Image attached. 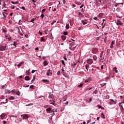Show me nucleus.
I'll return each mask as SVG.
<instances>
[{
	"instance_id": "680f3d73",
	"label": "nucleus",
	"mask_w": 124,
	"mask_h": 124,
	"mask_svg": "<svg viewBox=\"0 0 124 124\" xmlns=\"http://www.w3.org/2000/svg\"><path fill=\"white\" fill-rule=\"evenodd\" d=\"M56 10H57V8H55L52 10V11H53V12H55V11H56Z\"/></svg>"
},
{
	"instance_id": "bf43d9fd",
	"label": "nucleus",
	"mask_w": 124,
	"mask_h": 124,
	"mask_svg": "<svg viewBox=\"0 0 124 124\" xmlns=\"http://www.w3.org/2000/svg\"><path fill=\"white\" fill-rule=\"evenodd\" d=\"M92 100H93V99L92 98H90V99H89V103H90V102L92 101Z\"/></svg>"
},
{
	"instance_id": "39448f33",
	"label": "nucleus",
	"mask_w": 124,
	"mask_h": 124,
	"mask_svg": "<svg viewBox=\"0 0 124 124\" xmlns=\"http://www.w3.org/2000/svg\"><path fill=\"white\" fill-rule=\"evenodd\" d=\"M22 116L23 117V119L25 120V121H27V120L29 119V115L28 114H23L22 115Z\"/></svg>"
},
{
	"instance_id": "4d7b16f0",
	"label": "nucleus",
	"mask_w": 124,
	"mask_h": 124,
	"mask_svg": "<svg viewBox=\"0 0 124 124\" xmlns=\"http://www.w3.org/2000/svg\"><path fill=\"white\" fill-rule=\"evenodd\" d=\"M7 100H8V99H6V102H3V103H4V104H5V103H7Z\"/></svg>"
},
{
	"instance_id": "5fc2aeb1",
	"label": "nucleus",
	"mask_w": 124,
	"mask_h": 124,
	"mask_svg": "<svg viewBox=\"0 0 124 124\" xmlns=\"http://www.w3.org/2000/svg\"><path fill=\"white\" fill-rule=\"evenodd\" d=\"M62 2L63 4H65V2H66V1H65V0H62Z\"/></svg>"
},
{
	"instance_id": "37998d69",
	"label": "nucleus",
	"mask_w": 124,
	"mask_h": 124,
	"mask_svg": "<svg viewBox=\"0 0 124 124\" xmlns=\"http://www.w3.org/2000/svg\"><path fill=\"white\" fill-rule=\"evenodd\" d=\"M93 93H95V94H96V93H97V90H95Z\"/></svg>"
},
{
	"instance_id": "c03bdc74",
	"label": "nucleus",
	"mask_w": 124,
	"mask_h": 124,
	"mask_svg": "<svg viewBox=\"0 0 124 124\" xmlns=\"http://www.w3.org/2000/svg\"><path fill=\"white\" fill-rule=\"evenodd\" d=\"M34 80H35V77H33V79L31 80V82H34Z\"/></svg>"
},
{
	"instance_id": "79ce46f5",
	"label": "nucleus",
	"mask_w": 124,
	"mask_h": 124,
	"mask_svg": "<svg viewBox=\"0 0 124 124\" xmlns=\"http://www.w3.org/2000/svg\"><path fill=\"white\" fill-rule=\"evenodd\" d=\"M78 15L81 16V17H83V15L81 12H78Z\"/></svg>"
},
{
	"instance_id": "c9c22d12",
	"label": "nucleus",
	"mask_w": 124,
	"mask_h": 124,
	"mask_svg": "<svg viewBox=\"0 0 124 124\" xmlns=\"http://www.w3.org/2000/svg\"><path fill=\"white\" fill-rule=\"evenodd\" d=\"M63 34L64 35H67V34H68V32L67 31H64Z\"/></svg>"
},
{
	"instance_id": "864d4df0",
	"label": "nucleus",
	"mask_w": 124,
	"mask_h": 124,
	"mask_svg": "<svg viewBox=\"0 0 124 124\" xmlns=\"http://www.w3.org/2000/svg\"><path fill=\"white\" fill-rule=\"evenodd\" d=\"M35 71H36V70H32L31 71V73H34V72H35Z\"/></svg>"
},
{
	"instance_id": "cd10ccee",
	"label": "nucleus",
	"mask_w": 124,
	"mask_h": 124,
	"mask_svg": "<svg viewBox=\"0 0 124 124\" xmlns=\"http://www.w3.org/2000/svg\"><path fill=\"white\" fill-rule=\"evenodd\" d=\"M93 61H96V60H97V57L94 55V56H93Z\"/></svg>"
},
{
	"instance_id": "052dcab7",
	"label": "nucleus",
	"mask_w": 124,
	"mask_h": 124,
	"mask_svg": "<svg viewBox=\"0 0 124 124\" xmlns=\"http://www.w3.org/2000/svg\"><path fill=\"white\" fill-rule=\"evenodd\" d=\"M81 12H85V9H83V8L81 9Z\"/></svg>"
},
{
	"instance_id": "9b49d317",
	"label": "nucleus",
	"mask_w": 124,
	"mask_h": 124,
	"mask_svg": "<svg viewBox=\"0 0 124 124\" xmlns=\"http://www.w3.org/2000/svg\"><path fill=\"white\" fill-rule=\"evenodd\" d=\"M18 44H19V43L18 42V41H16L14 42V44H11V46H12V45H14V46H15V48H16V46L18 45Z\"/></svg>"
},
{
	"instance_id": "ea45409f",
	"label": "nucleus",
	"mask_w": 124,
	"mask_h": 124,
	"mask_svg": "<svg viewBox=\"0 0 124 124\" xmlns=\"http://www.w3.org/2000/svg\"><path fill=\"white\" fill-rule=\"evenodd\" d=\"M44 16H45L44 14H43V13L41 14L40 17H41L42 19H43V18H44Z\"/></svg>"
},
{
	"instance_id": "20e7f679",
	"label": "nucleus",
	"mask_w": 124,
	"mask_h": 124,
	"mask_svg": "<svg viewBox=\"0 0 124 124\" xmlns=\"http://www.w3.org/2000/svg\"><path fill=\"white\" fill-rule=\"evenodd\" d=\"M123 103H123V102L119 103V105L120 108H121V110L122 112H124V107H123Z\"/></svg>"
},
{
	"instance_id": "58836bf2",
	"label": "nucleus",
	"mask_w": 124,
	"mask_h": 124,
	"mask_svg": "<svg viewBox=\"0 0 124 124\" xmlns=\"http://www.w3.org/2000/svg\"><path fill=\"white\" fill-rule=\"evenodd\" d=\"M106 83H102L100 84L101 87H104Z\"/></svg>"
},
{
	"instance_id": "13d9d810",
	"label": "nucleus",
	"mask_w": 124,
	"mask_h": 124,
	"mask_svg": "<svg viewBox=\"0 0 124 124\" xmlns=\"http://www.w3.org/2000/svg\"><path fill=\"white\" fill-rule=\"evenodd\" d=\"M62 100H63V102H64L65 101V100H66V98H63Z\"/></svg>"
},
{
	"instance_id": "1a4fd4ad",
	"label": "nucleus",
	"mask_w": 124,
	"mask_h": 124,
	"mask_svg": "<svg viewBox=\"0 0 124 124\" xmlns=\"http://www.w3.org/2000/svg\"><path fill=\"white\" fill-rule=\"evenodd\" d=\"M95 3L98 6H99L101 4V0H97Z\"/></svg>"
},
{
	"instance_id": "49530a36",
	"label": "nucleus",
	"mask_w": 124,
	"mask_h": 124,
	"mask_svg": "<svg viewBox=\"0 0 124 124\" xmlns=\"http://www.w3.org/2000/svg\"><path fill=\"white\" fill-rule=\"evenodd\" d=\"M16 94H17V95H20V94H21V93H20V92H17L16 93Z\"/></svg>"
},
{
	"instance_id": "dca6fc26",
	"label": "nucleus",
	"mask_w": 124,
	"mask_h": 124,
	"mask_svg": "<svg viewBox=\"0 0 124 124\" xmlns=\"http://www.w3.org/2000/svg\"><path fill=\"white\" fill-rule=\"evenodd\" d=\"M91 81V78H88L86 80L84 81L85 83H89Z\"/></svg>"
},
{
	"instance_id": "6e6d98bb",
	"label": "nucleus",
	"mask_w": 124,
	"mask_h": 124,
	"mask_svg": "<svg viewBox=\"0 0 124 124\" xmlns=\"http://www.w3.org/2000/svg\"><path fill=\"white\" fill-rule=\"evenodd\" d=\"M0 98L1 99H4V96L2 95V96H0Z\"/></svg>"
},
{
	"instance_id": "de8ad7c7",
	"label": "nucleus",
	"mask_w": 124,
	"mask_h": 124,
	"mask_svg": "<svg viewBox=\"0 0 124 124\" xmlns=\"http://www.w3.org/2000/svg\"><path fill=\"white\" fill-rule=\"evenodd\" d=\"M92 89H93L92 88H86V91H90V90H92Z\"/></svg>"
},
{
	"instance_id": "bb28decb",
	"label": "nucleus",
	"mask_w": 124,
	"mask_h": 124,
	"mask_svg": "<svg viewBox=\"0 0 124 124\" xmlns=\"http://www.w3.org/2000/svg\"><path fill=\"white\" fill-rule=\"evenodd\" d=\"M19 8H20V9H22L23 10H25V11H27V10H26V8H25V7L24 6L19 7Z\"/></svg>"
},
{
	"instance_id": "2f4dec72",
	"label": "nucleus",
	"mask_w": 124,
	"mask_h": 124,
	"mask_svg": "<svg viewBox=\"0 0 124 124\" xmlns=\"http://www.w3.org/2000/svg\"><path fill=\"white\" fill-rule=\"evenodd\" d=\"M30 89H32V90H33L34 89V85H32L30 86Z\"/></svg>"
},
{
	"instance_id": "a18cd8bd",
	"label": "nucleus",
	"mask_w": 124,
	"mask_h": 124,
	"mask_svg": "<svg viewBox=\"0 0 124 124\" xmlns=\"http://www.w3.org/2000/svg\"><path fill=\"white\" fill-rule=\"evenodd\" d=\"M61 62H62V64H63L64 65H65V64L64 63V61L62 60Z\"/></svg>"
},
{
	"instance_id": "a211bd4d",
	"label": "nucleus",
	"mask_w": 124,
	"mask_h": 124,
	"mask_svg": "<svg viewBox=\"0 0 124 124\" xmlns=\"http://www.w3.org/2000/svg\"><path fill=\"white\" fill-rule=\"evenodd\" d=\"M9 99H10V100H14V99H15V97L11 96L9 98Z\"/></svg>"
},
{
	"instance_id": "3c124183",
	"label": "nucleus",
	"mask_w": 124,
	"mask_h": 124,
	"mask_svg": "<svg viewBox=\"0 0 124 124\" xmlns=\"http://www.w3.org/2000/svg\"><path fill=\"white\" fill-rule=\"evenodd\" d=\"M44 108H48V107H49V106H48V105H45L44 106Z\"/></svg>"
},
{
	"instance_id": "393cba45",
	"label": "nucleus",
	"mask_w": 124,
	"mask_h": 124,
	"mask_svg": "<svg viewBox=\"0 0 124 124\" xmlns=\"http://www.w3.org/2000/svg\"><path fill=\"white\" fill-rule=\"evenodd\" d=\"M7 39L8 40V41H11L12 40V38L11 36L7 37Z\"/></svg>"
},
{
	"instance_id": "f257e3e1",
	"label": "nucleus",
	"mask_w": 124,
	"mask_h": 124,
	"mask_svg": "<svg viewBox=\"0 0 124 124\" xmlns=\"http://www.w3.org/2000/svg\"><path fill=\"white\" fill-rule=\"evenodd\" d=\"M5 50H8V46H0V51H5Z\"/></svg>"
},
{
	"instance_id": "a878e982",
	"label": "nucleus",
	"mask_w": 124,
	"mask_h": 124,
	"mask_svg": "<svg viewBox=\"0 0 124 124\" xmlns=\"http://www.w3.org/2000/svg\"><path fill=\"white\" fill-rule=\"evenodd\" d=\"M90 67V66L89 65V64H86L85 65V68L86 69H87V70H89V68Z\"/></svg>"
},
{
	"instance_id": "ddd939ff",
	"label": "nucleus",
	"mask_w": 124,
	"mask_h": 124,
	"mask_svg": "<svg viewBox=\"0 0 124 124\" xmlns=\"http://www.w3.org/2000/svg\"><path fill=\"white\" fill-rule=\"evenodd\" d=\"M81 23H82L83 25H86V24H88V20L85 19L81 20Z\"/></svg>"
},
{
	"instance_id": "9d476101",
	"label": "nucleus",
	"mask_w": 124,
	"mask_h": 124,
	"mask_svg": "<svg viewBox=\"0 0 124 124\" xmlns=\"http://www.w3.org/2000/svg\"><path fill=\"white\" fill-rule=\"evenodd\" d=\"M93 62V61L92 59H89L87 60V63H89V64H92Z\"/></svg>"
},
{
	"instance_id": "6ab92c4d",
	"label": "nucleus",
	"mask_w": 124,
	"mask_h": 124,
	"mask_svg": "<svg viewBox=\"0 0 124 124\" xmlns=\"http://www.w3.org/2000/svg\"><path fill=\"white\" fill-rule=\"evenodd\" d=\"M42 81L43 82L46 83V84H49V81H48L47 79H43Z\"/></svg>"
},
{
	"instance_id": "b1692460",
	"label": "nucleus",
	"mask_w": 124,
	"mask_h": 124,
	"mask_svg": "<svg viewBox=\"0 0 124 124\" xmlns=\"http://www.w3.org/2000/svg\"><path fill=\"white\" fill-rule=\"evenodd\" d=\"M51 113H52V116H55V109H51Z\"/></svg>"
},
{
	"instance_id": "338daca9",
	"label": "nucleus",
	"mask_w": 124,
	"mask_h": 124,
	"mask_svg": "<svg viewBox=\"0 0 124 124\" xmlns=\"http://www.w3.org/2000/svg\"><path fill=\"white\" fill-rule=\"evenodd\" d=\"M11 93H15V90H12L11 91Z\"/></svg>"
},
{
	"instance_id": "f8f14e48",
	"label": "nucleus",
	"mask_w": 124,
	"mask_h": 124,
	"mask_svg": "<svg viewBox=\"0 0 124 124\" xmlns=\"http://www.w3.org/2000/svg\"><path fill=\"white\" fill-rule=\"evenodd\" d=\"M114 44H115V41H112L110 46V49H113V47H114Z\"/></svg>"
},
{
	"instance_id": "c756f323",
	"label": "nucleus",
	"mask_w": 124,
	"mask_h": 124,
	"mask_svg": "<svg viewBox=\"0 0 124 124\" xmlns=\"http://www.w3.org/2000/svg\"><path fill=\"white\" fill-rule=\"evenodd\" d=\"M25 47H26L27 50H29V49H30V46H29V44H27L25 46Z\"/></svg>"
},
{
	"instance_id": "f704fd0d",
	"label": "nucleus",
	"mask_w": 124,
	"mask_h": 124,
	"mask_svg": "<svg viewBox=\"0 0 124 124\" xmlns=\"http://www.w3.org/2000/svg\"><path fill=\"white\" fill-rule=\"evenodd\" d=\"M83 83L80 84V85H78V88H82V87H83Z\"/></svg>"
},
{
	"instance_id": "a19ab883",
	"label": "nucleus",
	"mask_w": 124,
	"mask_h": 124,
	"mask_svg": "<svg viewBox=\"0 0 124 124\" xmlns=\"http://www.w3.org/2000/svg\"><path fill=\"white\" fill-rule=\"evenodd\" d=\"M41 41H44V42H45V39H44V37H41Z\"/></svg>"
},
{
	"instance_id": "f3484780",
	"label": "nucleus",
	"mask_w": 124,
	"mask_h": 124,
	"mask_svg": "<svg viewBox=\"0 0 124 124\" xmlns=\"http://www.w3.org/2000/svg\"><path fill=\"white\" fill-rule=\"evenodd\" d=\"M30 78L29 77V76H27L26 77H25V80H26V81H29V80H30Z\"/></svg>"
},
{
	"instance_id": "8fccbe9b",
	"label": "nucleus",
	"mask_w": 124,
	"mask_h": 124,
	"mask_svg": "<svg viewBox=\"0 0 124 124\" xmlns=\"http://www.w3.org/2000/svg\"><path fill=\"white\" fill-rule=\"evenodd\" d=\"M18 32H19V33H20V34H21V35H24L23 34H22V33L20 32V29H18Z\"/></svg>"
},
{
	"instance_id": "7c9ffc66",
	"label": "nucleus",
	"mask_w": 124,
	"mask_h": 124,
	"mask_svg": "<svg viewBox=\"0 0 124 124\" xmlns=\"http://www.w3.org/2000/svg\"><path fill=\"white\" fill-rule=\"evenodd\" d=\"M103 55V53H101L100 54V57L101 58V59H102V60H104V57H103L102 58V56Z\"/></svg>"
},
{
	"instance_id": "2eb2a0df",
	"label": "nucleus",
	"mask_w": 124,
	"mask_h": 124,
	"mask_svg": "<svg viewBox=\"0 0 124 124\" xmlns=\"http://www.w3.org/2000/svg\"><path fill=\"white\" fill-rule=\"evenodd\" d=\"M52 111V108H48L46 109V111L47 113H49V112H51Z\"/></svg>"
},
{
	"instance_id": "4c0bfd02",
	"label": "nucleus",
	"mask_w": 124,
	"mask_h": 124,
	"mask_svg": "<svg viewBox=\"0 0 124 124\" xmlns=\"http://www.w3.org/2000/svg\"><path fill=\"white\" fill-rule=\"evenodd\" d=\"M35 20H36V18H33V19H31L30 22H31V23H34L33 21H35Z\"/></svg>"
},
{
	"instance_id": "72a5a7b5",
	"label": "nucleus",
	"mask_w": 124,
	"mask_h": 124,
	"mask_svg": "<svg viewBox=\"0 0 124 124\" xmlns=\"http://www.w3.org/2000/svg\"><path fill=\"white\" fill-rule=\"evenodd\" d=\"M66 30H68V29H69V24H66V27H65Z\"/></svg>"
},
{
	"instance_id": "423d86ee",
	"label": "nucleus",
	"mask_w": 124,
	"mask_h": 124,
	"mask_svg": "<svg viewBox=\"0 0 124 124\" xmlns=\"http://www.w3.org/2000/svg\"><path fill=\"white\" fill-rule=\"evenodd\" d=\"M98 52V49L96 48H93L92 50V53H93V54H97Z\"/></svg>"
},
{
	"instance_id": "7ed1b4c3",
	"label": "nucleus",
	"mask_w": 124,
	"mask_h": 124,
	"mask_svg": "<svg viewBox=\"0 0 124 124\" xmlns=\"http://www.w3.org/2000/svg\"><path fill=\"white\" fill-rule=\"evenodd\" d=\"M5 14H6V15H7L8 14L5 12H2V15H3V17H0L1 19H3L4 20H5V19H6V16L5 15Z\"/></svg>"
},
{
	"instance_id": "0e129e2a",
	"label": "nucleus",
	"mask_w": 124,
	"mask_h": 124,
	"mask_svg": "<svg viewBox=\"0 0 124 124\" xmlns=\"http://www.w3.org/2000/svg\"><path fill=\"white\" fill-rule=\"evenodd\" d=\"M12 9H15V6H13L12 7Z\"/></svg>"
},
{
	"instance_id": "412c9836",
	"label": "nucleus",
	"mask_w": 124,
	"mask_h": 124,
	"mask_svg": "<svg viewBox=\"0 0 124 124\" xmlns=\"http://www.w3.org/2000/svg\"><path fill=\"white\" fill-rule=\"evenodd\" d=\"M76 65H77V63H75V62H73V63L71 64L72 67H74Z\"/></svg>"
},
{
	"instance_id": "4468645a",
	"label": "nucleus",
	"mask_w": 124,
	"mask_h": 124,
	"mask_svg": "<svg viewBox=\"0 0 124 124\" xmlns=\"http://www.w3.org/2000/svg\"><path fill=\"white\" fill-rule=\"evenodd\" d=\"M5 113H2L0 116V117L1 118V119H2V120H3V119H4V118H5Z\"/></svg>"
},
{
	"instance_id": "e2e57ef3",
	"label": "nucleus",
	"mask_w": 124,
	"mask_h": 124,
	"mask_svg": "<svg viewBox=\"0 0 124 124\" xmlns=\"http://www.w3.org/2000/svg\"><path fill=\"white\" fill-rule=\"evenodd\" d=\"M2 123H3V124H6L7 122L5 121H3Z\"/></svg>"
},
{
	"instance_id": "aec40b11",
	"label": "nucleus",
	"mask_w": 124,
	"mask_h": 124,
	"mask_svg": "<svg viewBox=\"0 0 124 124\" xmlns=\"http://www.w3.org/2000/svg\"><path fill=\"white\" fill-rule=\"evenodd\" d=\"M101 118H103V119H105V115H104V113H103V112H102L101 113Z\"/></svg>"
},
{
	"instance_id": "774afa93",
	"label": "nucleus",
	"mask_w": 124,
	"mask_h": 124,
	"mask_svg": "<svg viewBox=\"0 0 124 124\" xmlns=\"http://www.w3.org/2000/svg\"><path fill=\"white\" fill-rule=\"evenodd\" d=\"M94 20H97V18L96 17H93Z\"/></svg>"
},
{
	"instance_id": "5701e85b",
	"label": "nucleus",
	"mask_w": 124,
	"mask_h": 124,
	"mask_svg": "<svg viewBox=\"0 0 124 124\" xmlns=\"http://www.w3.org/2000/svg\"><path fill=\"white\" fill-rule=\"evenodd\" d=\"M43 64L44 66H46V65H48V63L46 61H44Z\"/></svg>"
},
{
	"instance_id": "09e8293b",
	"label": "nucleus",
	"mask_w": 124,
	"mask_h": 124,
	"mask_svg": "<svg viewBox=\"0 0 124 124\" xmlns=\"http://www.w3.org/2000/svg\"><path fill=\"white\" fill-rule=\"evenodd\" d=\"M57 75H61V72L60 71H58L57 72Z\"/></svg>"
},
{
	"instance_id": "4be33fe9",
	"label": "nucleus",
	"mask_w": 124,
	"mask_h": 124,
	"mask_svg": "<svg viewBox=\"0 0 124 124\" xmlns=\"http://www.w3.org/2000/svg\"><path fill=\"white\" fill-rule=\"evenodd\" d=\"M61 38H62V39L63 41H64V40L66 39V36H64V35H62V37H61Z\"/></svg>"
},
{
	"instance_id": "f03ea898",
	"label": "nucleus",
	"mask_w": 124,
	"mask_h": 124,
	"mask_svg": "<svg viewBox=\"0 0 124 124\" xmlns=\"http://www.w3.org/2000/svg\"><path fill=\"white\" fill-rule=\"evenodd\" d=\"M109 105H113V104H117V100H114L113 99H110V101L108 102Z\"/></svg>"
},
{
	"instance_id": "0eeeda50",
	"label": "nucleus",
	"mask_w": 124,
	"mask_h": 124,
	"mask_svg": "<svg viewBox=\"0 0 124 124\" xmlns=\"http://www.w3.org/2000/svg\"><path fill=\"white\" fill-rule=\"evenodd\" d=\"M116 24L117 26H122V25H123V23L120 19H117Z\"/></svg>"
},
{
	"instance_id": "6e6552de",
	"label": "nucleus",
	"mask_w": 124,
	"mask_h": 124,
	"mask_svg": "<svg viewBox=\"0 0 124 124\" xmlns=\"http://www.w3.org/2000/svg\"><path fill=\"white\" fill-rule=\"evenodd\" d=\"M50 75H52V71H51L50 69H48V70L47 71L46 75H47V76H50Z\"/></svg>"
},
{
	"instance_id": "473e14b6",
	"label": "nucleus",
	"mask_w": 124,
	"mask_h": 124,
	"mask_svg": "<svg viewBox=\"0 0 124 124\" xmlns=\"http://www.w3.org/2000/svg\"><path fill=\"white\" fill-rule=\"evenodd\" d=\"M23 63H24V62H21L20 63H19L17 65L18 67H19V66H21V65H22V64H23Z\"/></svg>"
},
{
	"instance_id": "c85d7f7f",
	"label": "nucleus",
	"mask_w": 124,
	"mask_h": 124,
	"mask_svg": "<svg viewBox=\"0 0 124 124\" xmlns=\"http://www.w3.org/2000/svg\"><path fill=\"white\" fill-rule=\"evenodd\" d=\"M30 69H29L28 71H26V74L27 75H31V73L30 72Z\"/></svg>"
},
{
	"instance_id": "e433bc0d",
	"label": "nucleus",
	"mask_w": 124,
	"mask_h": 124,
	"mask_svg": "<svg viewBox=\"0 0 124 124\" xmlns=\"http://www.w3.org/2000/svg\"><path fill=\"white\" fill-rule=\"evenodd\" d=\"M45 11H46V9H43L42 10L41 13H42V14H43V13H44V12H45Z\"/></svg>"
},
{
	"instance_id": "69168bd1",
	"label": "nucleus",
	"mask_w": 124,
	"mask_h": 124,
	"mask_svg": "<svg viewBox=\"0 0 124 124\" xmlns=\"http://www.w3.org/2000/svg\"><path fill=\"white\" fill-rule=\"evenodd\" d=\"M89 123H91V119L88 120L87 124H89Z\"/></svg>"
},
{
	"instance_id": "603ef678",
	"label": "nucleus",
	"mask_w": 124,
	"mask_h": 124,
	"mask_svg": "<svg viewBox=\"0 0 124 124\" xmlns=\"http://www.w3.org/2000/svg\"><path fill=\"white\" fill-rule=\"evenodd\" d=\"M31 1H32V2H36V1H37V0H31Z\"/></svg>"
}]
</instances>
